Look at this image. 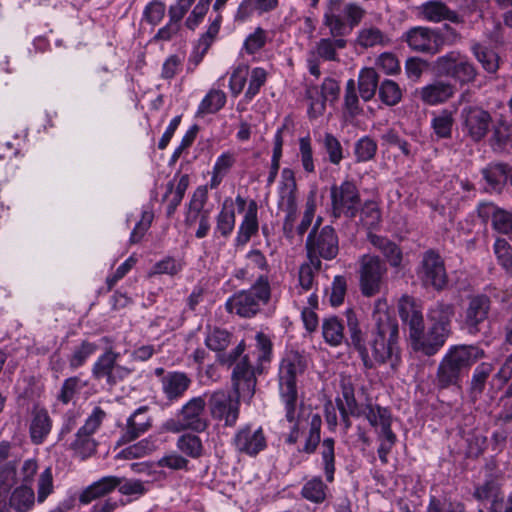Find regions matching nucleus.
<instances>
[{
	"instance_id": "obj_60",
	"label": "nucleus",
	"mask_w": 512,
	"mask_h": 512,
	"mask_svg": "<svg viewBox=\"0 0 512 512\" xmlns=\"http://www.w3.org/2000/svg\"><path fill=\"white\" fill-rule=\"evenodd\" d=\"M299 153L303 169L307 173L315 171L311 139L309 136L299 139Z\"/></svg>"
},
{
	"instance_id": "obj_7",
	"label": "nucleus",
	"mask_w": 512,
	"mask_h": 512,
	"mask_svg": "<svg viewBox=\"0 0 512 512\" xmlns=\"http://www.w3.org/2000/svg\"><path fill=\"white\" fill-rule=\"evenodd\" d=\"M365 10L353 2L328 0L324 13V25L333 37H345L361 22Z\"/></svg>"
},
{
	"instance_id": "obj_61",
	"label": "nucleus",
	"mask_w": 512,
	"mask_h": 512,
	"mask_svg": "<svg viewBox=\"0 0 512 512\" xmlns=\"http://www.w3.org/2000/svg\"><path fill=\"white\" fill-rule=\"evenodd\" d=\"M53 475L51 467H47L39 476L37 500L42 503L53 492Z\"/></svg>"
},
{
	"instance_id": "obj_58",
	"label": "nucleus",
	"mask_w": 512,
	"mask_h": 512,
	"mask_svg": "<svg viewBox=\"0 0 512 512\" xmlns=\"http://www.w3.org/2000/svg\"><path fill=\"white\" fill-rule=\"evenodd\" d=\"M267 80V73L263 68L256 67L250 73L249 85L245 92V98L252 100L260 91Z\"/></svg>"
},
{
	"instance_id": "obj_5",
	"label": "nucleus",
	"mask_w": 512,
	"mask_h": 512,
	"mask_svg": "<svg viewBox=\"0 0 512 512\" xmlns=\"http://www.w3.org/2000/svg\"><path fill=\"white\" fill-rule=\"evenodd\" d=\"M483 357L484 351L476 345L451 346L439 362L434 386L439 390L459 387L464 374Z\"/></svg>"
},
{
	"instance_id": "obj_15",
	"label": "nucleus",
	"mask_w": 512,
	"mask_h": 512,
	"mask_svg": "<svg viewBox=\"0 0 512 512\" xmlns=\"http://www.w3.org/2000/svg\"><path fill=\"white\" fill-rule=\"evenodd\" d=\"M105 417L106 412L101 407L96 406L86 419L85 424L77 431L75 440L71 443L70 447L82 459L91 456L96 451V442L93 439V434L100 427Z\"/></svg>"
},
{
	"instance_id": "obj_32",
	"label": "nucleus",
	"mask_w": 512,
	"mask_h": 512,
	"mask_svg": "<svg viewBox=\"0 0 512 512\" xmlns=\"http://www.w3.org/2000/svg\"><path fill=\"white\" fill-rule=\"evenodd\" d=\"M360 413V416H364L372 427L380 428L379 434L392 431V417L387 408L369 403L363 410H360Z\"/></svg>"
},
{
	"instance_id": "obj_19",
	"label": "nucleus",
	"mask_w": 512,
	"mask_h": 512,
	"mask_svg": "<svg viewBox=\"0 0 512 512\" xmlns=\"http://www.w3.org/2000/svg\"><path fill=\"white\" fill-rule=\"evenodd\" d=\"M347 46V40L344 37L321 38L313 50L310 51L307 59L308 69L311 75L318 78L320 76L319 60L337 61V50L344 49Z\"/></svg>"
},
{
	"instance_id": "obj_10",
	"label": "nucleus",
	"mask_w": 512,
	"mask_h": 512,
	"mask_svg": "<svg viewBox=\"0 0 512 512\" xmlns=\"http://www.w3.org/2000/svg\"><path fill=\"white\" fill-rule=\"evenodd\" d=\"M435 69L443 76L454 79L460 85L473 83L478 75L476 66L466 55L450 51L435 60Z\"/></svg>"
},
{
	"instance_id": "obj_45",
	"label": "nucleus",
	"mask_w": 512,
	"mask_h": 512,
	"mask_svg": "<svg viewBox=\"0 0 512 512\" xmlns=\"http://www.w3.org/2000/svg\"><path fill=\"white\" fill-rule=\"evenodd\" d=\"M321 457L326 481L331 483L334 481L335 474V441L333 438H326L322 441Z\"/></svg>"
},
{
	"instance_id": "obj_38",
	"label": "nucleus",
	"mask_w": 512,
	"mask_h": 512,
	"mask_svg": "<svg viewBox=\"0 0 512 512\" xmlns=\"http://www.w3.org/2000/svg\"><path fill=\"white\" fill-rule=\"evenodd\" d=\"M346 317L351 344L359 353L360 358H364L367 361L368 346L365 344L364 335L359 328L358 319L352 310L347 311Z\"/></svg>"
},
{
	"instance_id": "obj_18",
	"label": "nucleus",
	"mask_w": 512,
	"mask_h": 512,
	"mask_svg": "<svg viewBox=\"0 0 512 512\" xmlns=\"http://www.w3.org/2000/svg\"><path fill=\"white\" fill-rule=\"evenodd\" d=\"M460 118L463 131L475 142L482 140L487 135L492 122L488 111L472 105L462 108Z\"/></svg>"
},
{
	"instance_id": "obj_28",
	"label": "nucleus",
	"mask_w": 512,
	"mask_h": 512,
	"mask_svg": "<svg viewBox=\"0 0 512 512\" xmlns=\"http://www.w3.org/2000/svg\"><path fill=\"white\" fill-rule=\"evenodd\" d=\"M121 484V478L106 476L89 485L79 496L82 504H89L95 499L104 497Z\"/></svg>"
},
{
	"instance_id": "obj_4",
	"label": "nucleus",
	"mask_w": 512,
	"mask_h": 512,
	"mask_svg": "<svg viewBox=\"0 0 512 512\" xmlns=\"http://www.w3.org/2000/svg\"><path fill=\"white\" fill-rule=\"evenodd\" d=\"M307 358L298 351H288L282 358L278 371V387L281 402L284 405L285 418L294 423L286 443L295 444L299 438V423L297 420L298 390L297 378L307 368Z\"/></svg>"
},
{
	"instance_id": "obj_54",
	"label": "nucleus",
	"mask_w": 512,
	"mask_h": 512,
	"mask_svg": "<svg viewBox=\"0 0 512 512\" xmlns=\"http://www.w3.org/2000/svg\"><path fill=\"white\" fill-rule=\"evenodd\" d=\"M84 385L77 376L69 377L64 380L61 389L57 395V400L62 404L67 405L73 398L80 392Z\"/></svg>"
},
{
	"instance_id": "obj_31",
	"label": "nucleus",
	"mask_w": 512,
	"mask_h": 512,
	"mask_svg": "<svg viewBox=\"0 0 512 512\" xmlns=\"http://www.w3.org/2000/svg\"><path fill=\"white\" fill-rule=\"evenodd\" d=\"M482 175L487 183L486 190L500 193L509 178V169L502 163L490 164L482 169Z\"/></svg>"
},
{
	"instance_id": "obj_35",
	"label": "nucleus",
	"mask_w": 512,
	"mask_h": 512,
	"mask_svg": "<svg viewBox=\"0 0 512 512\" xmlns=\"http://www.w3.org/2000/svg\"><path fill=\"white\" fill-rule=\"evenodd\" d=\"M379 84L380 76L374 68L361 69L358 76V89L363 101L367 102L373 99Z\"/></svg>"
},
{
	"instance_id": "obj_20",
	"label": "nucleus",
	"mask_w": 512,
	"mask_h": 512,
	"mask_svg": "<svg viewBox=\"0 0 512 512\" xmlns=\"http://www.w3.org/2000/svg\"><path fill=\"white\" fill-rule=\"evenodd\" d=\"M232 445L238 453L255 457L266 448L267 441L261 427L246 425L237 430Z\"/></svg>"
},
{
	"instance_id": "obj_46",
	"label": "nucleus",
	"mask_w": 512,
	"mask_h": 512,
	"mask_svg": "<svg viewBox=\"0 0 512 512\" xmlns=\"http://www.w3.org/2000/svg\"><path fill=\"white\" fill-rule=\"evenodd\" d=\"M378 96L382 103L392 107L402 100V90L395 81L384 79L380 81Z\"/></svg>"
},
{
	"instance_id": "obj_51",
	"label": "nucleus",
	"mask_w": 512,
	"mask_h": 512,
	"mask_svg": "<svg viewBox=\"0 0 512 512\" xmlns=\"http://www.w3.org/2000/svg\"><path fill=\"white\" fill-rule=\"evenodd\" d=\"M453 123L452 113L445 109L432 119L431 126L438 138H450Z\"/></svg>"
},
{
	"instance_id": "obj_33",
	"label": "nucleus",
	"mask_w": 512,
	"mask_h": 512,
	"mask_svg": "<svg viewBox=\"0 0 512 512\" xmlns=\"http://www.w3.org/2000/svg\"><path fill=\"white\" fill-rule=\"evenodd\" d=\"M423 15L431 22L448 20L452 23H462L463 18L455 11L449 9L444 3L430 1L423 5Z\"/></svg>"
},
{
	"instance_id": "obj_27",
	"label": "nucleus",
	"mask_w": 512,
	"mask_h": 512,
	"mask_svg": "<svg viewBox=\"0 0 512 512\" xmlns=\"http://www.w3.org/2000/svg\"><path fill=\"white\" fill-rule=\"evenodd\" d=\"M297 185L294 172L284 168L281 172L278 207L281 210L298 208L296 202Z\"/></svg>"
},
{
	"instance_id": "obj_48",
	"label": "nucleus",
	"mask_w": 512,
	"mask_h": 512,
	"mask_svg": "<svg viewBox=\"0 0 512 512\" xmlns=\"http://www.w3.org/2000/svg\"><path fill=\"white\" fill-rule=\"evenodd\" d=\"M177 448L191 458H199L203 454V444L199 436L191 433L180 436L177 440Z\"/></svg>"
},
{
	"instance_id": "obj_39",
	"label": "nucleus",
	"mask_w": 512,
	"mask_h": 512,
	"mask_svg": "<svg viewBox=\"0 0 512 512\" xmlns=\"http://www.w3.org/2000/svg\"><path fill=\"white\" fill-rule=\"evenodd\" d=\"M471 50L477 61L483 69L489 74H495L499 69V56L493 50H490L480 43H473Z\"/></svg>"
},
{
	"instance_id": "obj_34",
	"label": "nucleus",
	"mask_w": 512,
	"mask_h": 512,
	"mask_svg": "<svg viewBox=\"0 0 512 512\" xmlns=\"http://www.w3.org/2000/svg\"><path fill=\"white\" fill-rule=\"evenodd\" d=\"M258 206L256 201L251 200L249 202L247 211L244 215L243 221L239 226L237 234V242L239 244H246L249 242L251 237L258 232V218H257Z\"/></svg>"
},
{
	"instance_id": "obj_22",
	"label": "nucleus",
	"mask_w": 512,
	"mask_h": 512,
	"mask_svg": "<svg viewBox=\"0 0 512 512\" xmlns=\"http://www.w3.org/2000/svg\"><path fill=\"white\" fill-rule=\"evenodd\" d=\"M490 309L491 300L487 295L478 294L469 298L464 314V326L469 334L475 335L481 331Z\"/></svg>"
},
{
	"instance_id": "obj_57",
	"label": "nucleus",
	"mask_w": 512,
	"mask_h": 512,
	"mask_svg": "<svg viewBox=\"0 0 512 512\" xmlns=\"http://www.w3.org/2000/svg\"><path fill=\"white\" fill-rule=\"evenodd\" d=\"M384 42V34L376 27H364L357 36V43L361 47L369 48L381 45Z\"/></svg>"
},
{
	"instance_id": "obj_40",
	"label": "nucleus",
	"mask_w": 512,
	"mask_h": 512,
	"mask_svg": "<svg viewBox=\"0 0 512 512\" xmlns=\"http://www.w3.org/2000/svg\"><path fill=\"white\" fill-rule=\"evenodd\" d=\"M337 407L342 419H347V414L359 417L360 409L354 395V389L350 383L342 384V399H337Z\"/></svg>"
},
{
	"instance_id": "obj_42",
	"label": "nucleus",
	"mask_w": 512,
	"mask_h": 512,
	"mask_svg": "<svg viewBox=\"0 0 512 512\" xmlns=\"http://www.w3.org/2000/svg\"><path fill=\"white\" fill-rule=\"evenodd\" d=\"M226 103V94L220 89H211L198 106L197 114H213L221 110Z\"/></svg>"
},
{
	"instance_id": "obj_24",
	"label": "nucleus",
	"mask_w": 512,
	"mask_h": 512,
	"mask_svg": "<svg viewBox=\"0 0 512 512\" xmlns=\"http://www.w3.org/2000/svg\"><path fill=\"white\" fill-rule=\"evenodd\" d=\"M473 496L478 501H490V512H512V497L504 502V496L499 484L494 479L486 480L476 487Z\"/></svg>"
},
{
	"instance_id": "obj_59",
	"label": "nucleus",
	"mask_w": 512,
	"mask_h": 512,
	"mask_svg": "<svg viewBox=\"0 0 512 512\" xmlns=\"http://www.w3.org/2000/svg\"><path fill=\"white\" fill-rule=\"evenodd\" d=\"M492 371L489 364L482 363L475 369L471 380V391L473 394H481L485 388V383Z\"/></svg>"
},
{
	"instance_id": "obj_29",
	"label": "nucleus",
	"mask_w": 512,
	"mask_h": 512,
	"mask_svg": "<svg viewBox=\"0 0 512 512\" xmlns=\"http://www.w3.org/2000/svg\"><path fill=\"white\" fill-rule=\"evenodd\" d=\"M52 429V419L45 408L36 409L29 426L31 442L35 445L42 444Z\"/></svg>"
},
{
	"instance_id": "obj_9",
	"label": "nucleus",
	"mask_w": 512,
	"mask_h": 512,
	"mask_svg": "<svg viewBox=\"0 0 512 512\" xmlns=\"http://www.w3.org/2000/svg\"><path fill=\"white\" fill-rule=\"evenodd\" d=\"M331 215L334 218L354 219L361 207L360 191L352 179H346L330 188Z\"/></svg>"
},
{
	"instance_id": "obj_49",
	"label": "nucleus",
	"mask_w": 512,
	"mask_h": 512,
	"mask_svg": "<svg viewBox=\"0 0 512 512\" xmlns=\"http://www.w3.org/2000/svg\"><path fill=\"white\" fill-rule=\"evenodd\" d=\"M16 469L15 461L0 464V499L6 500L11 488L16 484Z\"/></svg>"
},
{
	"instance_id": "obj_13",
	"label": "nucleus",
	"mask_w": 512,
	"mask_h": 512,
	"mask_svg": "<svg viewBox=\"0 0 512 512\" xmlns=\"http://www.w3.org/2000/svg\"><path fill=\"white\" fill-rule=\"evenodd\" d=\"M232 340V334L229 333L225 329H221L218 327L208 328L205 345L212 351H215L218 354V362L222 365H226L228 367L238 363L245 355L242 356L245 344L244 341H241L231 352L222 353L225 349L230 345Z\"/></svg>"
},
{
	"instance_id": "obj_14",
	"label": "nucleus",
	"mask_w": 512,
	"mask_h": 512,
	"mask_svg": "<svg viewBox=\"0 0 512 512\" xmlns=\"http://www.w3.org/2000/svg\"><path fill=\"white\" fill-rule=\"evenodd\" d=\"M417 276L425 287H432L435 290H442L448 281L444 261L434 250H427L423 253Z\"/></svg>"
},
{
	"instance_id": "obj_3",
	"label": "nucleus",
	"mask_w": 512,
	"mask_h": 512,
	"mask_svg": "<svg viewBox=\"0 0 512 512\" xmlns=\"http://www.w3.org/2000/svg\"><path fill=\"white\" fill-rule=\"evenodd\" d=\"M372 318L374 326L371 330L368 358L367 361L364 358L361 360L368 369L388 364L392 370H396L401 362L398 321L388 310L381 309L380 304Z\"/></svg>"
},
{
	"instance_id": "obj_63",
	"label": "nucleus",
	"mask_w": 512,
	"mask_h": 512,
	"mask_svg": "<svg viewBox=\"0 0 512 512\" xmlns=\"http://www.w3.org/2000/svg\"><path fill=\"white\" fill-rule=\"evenodd\" d=\"M152 450V445L148 440H142L133 444L118 453V459H135L141 458Z\"/></svg>"
},
{
	"instance_id": "obj_17",
	"label": "nucleus",
	"mask_w": 512,
	"mask_h": 512,
	"mask_svg": "<svg viewBox=\"0 0 512 512\" xmlns=\"http://www.w3.org/2000/svg\"><path fill=\"white\" fill-rule=\"evenodd\" d=\"M206 401L203 396H197L187 401L177 413V427L179 430H192L202 432L208 427L205 414Z\"/></svg>"
},
{
	"instance_id": "obj_12",
	"label": "nucleus",
	"mask_w": 512,
	"mask_h": 512,
	"mask_svg": "<svg viewBox=\"0 0 512 512\" xmlns=\"http://www.w3.org/2000/svg\"><path fill=\"white\" fill-rule=\"evenodd\" d=\"M386 273L387 267L378 256L363 255L359 269L362 294L371 297L379 293Z\"/></svg>"
},
{
	"instance_id": "obj_30",
	"label": "nucleus",
	"mask_w": 512,
	"mask_h": 512,
	"mask_svg": "<svg viewBox=\"0 0 512 512\" xmlns=\"http://www.w3.org/2000/svg\"><path fill=\"white\" fill-rule=\"evenodd\" d=\"M370 243L379 250L392 267H399L403 259L401 248L387 237L369 234Z\"/></svg>"
},
{
	"instance_id": "obj_41",
	"label": "nucleus",
	"mask_w": 512,
	"mask_h": 512,
	"mask_svg": "<svg viewBox=\"0 0 512 512\" xmlns=\"http://www.w3.org/2000/svg\"><path fill=\"white\" fill-rule=\"evenodd\" d=\"M327 489L321 477L315 476L303 485L301 495L304 499L319 504L325 501Z\"/></svg>"
},
{
	"instance_id": "obj_64",
	"label": "nucleus",
	"mask_w": 512,
	"mask_h": 512,
	"mask_svg": "<svg viewBox=\"0 0 512 512\" xmlns=\"http://www.w3.org/2000/svg\"><path fill=\"white\" fill-rule=\"evenodd\" d=\"M426 512H465V506L461 502L442 501L432 496Z\"/></svg>"
},
{
	"instance_id": "obj_43",
	"label": "nucleus",
	"mask_w": 512,
	"mask_h": 512,
	"mask_svg": "<svg viewBox=\"0 0 512 512\" xmlns=\"http://www.w3.org/2000/svg\"><path fill=\"white\" fill-rule=\"evenodd\" d=\"M344 327L337 317H330L323 320L322 335L325 342L331 346H339L343 339Z\"/></svg>"
},
{
	"instance_id": "obj_21",
	"label": "nucleus",
	"mask_w": 512,
	"mask_h": 512,
	"mask_svg": "<svg viewBox=\"0 0 512 512\" xmlns=\"http://www.w3.org/2000/svg\"><path fill=\"white\" fill-rule=\"evenodd\" d=\"M340 93V86L338 82L332 78H325L320 87L312 86L307 89V96L310 99V106L308 109L309 116L311 118H317L322 115L325 111L328 102H335Z\"/></svg>"
},
{
	"instance_id": "obj_6",
	"label": "nucleus",
	"mask_w": 512,
	"mask_h": 512,
	"mask_svg": "<svg viewBox=\"0 0 512 512\" xmlns=\"http://www.w3.org/2000/svg\"><path fill=\"white\" fill-rule=\"evenodd\" d=\"M271 290L267 277L259 276L257 281L247 290L234 293L225 303V309L231 314L242 318L257 315L262 306L270 300Z\"/></svg>"
},
{
	"instance_id": "obj_11",
	"label": "nucleus",
	"mask_w": 512,
	"mask_h": 512,
	"mask_svg": "<svg viewBox=\"0 0 512 512\" xmlns=\"http://www.w3.org/2000/svg\"><path fill=\"white\" fill-rule=\"evenodd\" d=\"M120 354L111 347L107 348L94 362L91 374L97 381H104L109 388L124 381L133 372L132 368L120 365Z\"/></svg>"
},
{
	"instance_id": "obj_53",
	"label": "nucleus",
	"mask_w": 512,
	"mask_h": 512,
	"mask_svg": "<svg viewBox=\"0 0 512 512\" xmlns=\"http://www.w3.org/2000/svg\"><path fill=\"white\" fill-rule=\"evenodd\" d=\"M358 214L360 216V222L368 229L376 227L381 219L380 210L377 204L373 201H366L363 204L361 203Z\"/></svg>"
},
{
	"instance_id": "obj_47",
	"label": "nucleus",
	"mask_w": 512,
	"mask_h": 512,
	"mask_svg": "<svg viewBox=\"0 0 512 512\" xmlns=\"http://www.w3.org/2000/svg\"><path fill=\"white\" fill-rule=\"evenodd\" d=\"M98 349V346L90 341L84 340L80 345L76 346L71 355L69 356L68 362L69 367L72 370H76L83 366L87 359L92 356Z\"/></svg>"
},
{
	"instance_id": "obj_62",
	"label": "nucleus",
	"mask_w": 512,
	"mask_h": 512,
	"mask_svg": "<svg viewBox=\"0 0 512 512\" xmlns=\"http://www.w3.org/2000/svg\"><path fill=\"white\" fill-rule=\"evenodd\" d=\"M347 291V279L345 276L337 275L334 277L331 293H330V303L332 306H339L344 302V298Z\"/></svg>"
},
{
	"instance_id": "obj_37",
	"label": "nucleus",
	"mask_w": 512,
	"mask_h": 512,
	"mask_svg": "<svg viewBox=\"0 0 512 512\" xmlns=\"http://www.w3.org/2000/svg\"><path fill=\"white\" fill-rule=\"evenodd\" d=\"M236 222L235 211L233 205L227 204V201L223 203V206L216 218V227L214 229V236H221L227 238L231 235L234 230Z\"/></svg>"
},
{
	"instance_id": "obj_25",
	"label": "nucleus",
	"mask_w": 512,
	"mask_h": 512,
	"mask_svg": "<svg viewBox=\"0 0 512 512\" xmlns=\"http://www.w3.org/2000/svg\"><path fill=\"white\" fill-rule=\"evenodd\" d=\"M455 90L452 83L435 80L417 90V95L423 103L434 106L447 102L454 96Z\"/></svg>"
},
{
	"instance_id": "obj_56",
	"label": "nucleus",
	"mask_w": 512,
	"mask_h": 512,
	"mask_svg": "<svg viewBox=\"0 0 512 512\" xmlns=\"http://www.w3.org/2000/svg\"><path fill=\"white\" fill-rule=\"evenodd\" d=\"M494 253L498 263L510 274H512V247L503 238L496 239Z\"/></svg>"
},
{
	"instance_id": "obj_55",
	"label": "nucleus",
	"mask_w": 512,
	"mask_h": 512,
	"mask_svg": "<svg viewBox=\"0 0 512 512\" xmlns=\"http://www.w3.org/2000/svg\"><path fill=\"white\" fill-rule=\"evenodd\" d=\"M322 265L317 266L314 261L303 263L299 267L298 282L303 291L313 288L315 274L321 270Z\"/></svg>"
},
{
	"instance_id": "obj_44",
	"label": "nucleus",
	"mask_w": 512,
	"mask_h": 512,
	"mask_svg": "<svg viewBox=\"0 0 512 512\" xmlns=\"http://www.w3.org/2000/svg\"><path fill=\"white\" fill-rule=\"evenodd\" d=\"M322 419L317 413H311L309 415V432L305 439V444L301 452L306 454H313L319 443H320V431H321Z\"/></svg>"
},
{
	"instance_id": "obj_50",
	"label": "nucleus",
	"mask_w": 512,
	"mask_h": 512,
	"mask_svg": "<svg viewBox=\"0 0 512 512\" xmlns=\"http://www.w3.org/2000/svg\"><path fill=\"white\" fill-rule=\"evenodd\" d=\"M322 147L328 155V160L333 165H339L344 158L340 141L332 134L325 133L321 140Z\"/></svg>"
},
{
	"instance_id": "obj_1",
	"label": "nucleus",
	"mask_w": 512,
	"mask_h": 512,
	"mask_svg": "<svg viewBox=\"0 0 512 512\" xmlns=\"http://www.w3.org/2000/svg\"><path fill=\"white\" fill-rule=\"evenodd\" d=\"M398 311L400 318L408 326L413 351L427 357L436 355L451 334L453 306L444 303L434 304L428 312L430 326L427 331H425L422 309L413 297L402 296Z\"/></svg>"
},
{
	"instance_id": "obj_8",
	"label": "nucleus",
	"mask_w": 512,
	"mask_h": 512,
	"mask_svg": "<svg viewBox=\"0 0 512 512\" xmlns=\"http://www.w3.org/2000/svg\"><path fill=\"white\" fill-rule=\"evenodd\" d=\"M307 257L319 266L321 259L333 260L339 253V237L331 225L322 228L313 227L309 232L305 244Z\"/></svg>"
},
{
	"instance_id": "obj_52",
	"label": "nucleus",
	"mask_w": 512,
	"mask_h": 512,
	"mask_svg": "<svg viewBox=\"0 0 512 512\" xmlns=\"http://www.w3.org/2000/svg\"><path fill=\"white\" fill-rule=\"evenodd\" d=\"M378 146L375 140L364 136L354 144V154L357 162H366L373 159L376 155Z\"/></svg>"
},
{
	"instance_id": "obj_36",
	"label": "nucleus",
	"mask_w": 512,
	"mask_h": 512,
	"mask_svg": "<svg viewBox=\"0 0 512 512\" xmlns=\"http://www.w3.org/2000/svg\"><path fill=\"white\" fill-rule=\"evenodd\" d=\"M35 503V494L27 485L17 487L10 495L7 507L16 512H28Z\"/></svg>"
},
{
	"instance_id": "obj_2",
	"label": "nucleus",
	"mask_w": 512,
	"mask_h": 512,
	"mask_svg": "<svg viewBox=\"0 0 512 512\" xmlns=\"http://www.w3.org/2000/svg\"><path fill=\"white\" fill-rule=\"evenodd\" d=\"M256 372L261 373L259 367L252 364L249 354L236 363L231 375L235 398L223 390L215 391L209 398L208 407L214 420L223 422L226 427L235 426L239 418V400H250L254 395Z\"/></svg>"
},
{
	"instance_id": "obj_26",
	"label": "nucleus",
	"mask_w": 512,
	"mask_h": 512,
	"mask_svg": "<svg viewBox=\"0 0 512 512\" xmlns=\"http://www.w3.org/2000/svg\"><path fill=\"white\" fill-rule=\"evenodd\" d=\"M192 381L188 375L180 371L167 372L161 378L162 391L169 401H178L189 389Z\"/></svg>"
},
{
	"instance_id": "obj_23",
	"label": "nucleus",
	"mask_w": 512,
	"mask_h": 512,
	"mask_svg": "<svg viewBox=\"0 0 512 512\" xmlns=\"http://www.w3.org/2000/svg\"><path fill=\"white\" fill-rule=\"evenodd\" d=\"M151 427L152 417L149 415V407L141 406L128 417L118 443H130L148 432Z\"/></svg>"
},
{
	"instance_id": "obj_16",
	"label": "nucleus",
	"mask_w": 512,
	"mask_h": 512,
	"mask_svg": "<svg viewBox=\"0 0 512 512\" xmlns=\"http://www.w3.org/2000/svg\"><path fill=\"white\" fill-rule=\"evenodd\" d=\"M405 41L416 52L435 55L445 45L444 34L441 29L427 27H413L405 33Z\"/></svg>"
}]
</instances>
